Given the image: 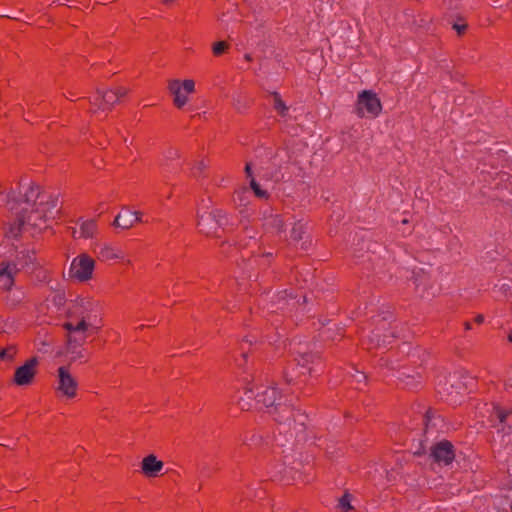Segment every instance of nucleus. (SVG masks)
Returning <instances> with one entry per match:
<instances>
[{
    "label": "nucleus",
    "mask_w": 512,
    "mask_h": 512,
    "mask_svg": "<svg viewBox=\"0 0 512 512\" xmlns=\"http://www.w3.org/2000/svg\"><path fill=\"white\" fill-rule=\"evenodd\" d=\"M59 195L42 190L40 186L31 184L24 193L7 198V206L15 217L9 223L6 236L17 239L21 236L25 225L41 228L48 219H55L60 213Z\"/></svg>",
    "instance_id": "1"
},
{
    "label": "nucleus",
    "mask_w": 512,
    "mask_h": 512,
    "mask_svg": "<svg viewBox=\"0 0 512 512\" xmlns=\"http://www.w3.org/2000/svg\"><path fill=\"white\" fill-rule=\"evenodd\" d=\"M267 412L279 425L280 433L289 434L294 437L305 434L307 414L295 409L285 398L279 401L276 406H273L271 410H267Z\"/></svg>",
    "instance_id": "2"
},
{
    "label": "nucleus",
    "mask_w": 512,
    "mask_h": 512,
    "mask_svg": "<svg viewBox=\"0 0 512 512\" xmlns=\"http://www.w3.org/2000/svg\"><path fill=\"white\" fill-rule=\"evenodd\" d=\"M227 225V214L221 209H213L198 215V229L207 237H220Z\"/></svg>",
    "instance_id": "3"
},
{
    "label": "nucleus",
    "mask_w": 512,
    "mask_h": 512,
    "mask_svg": "<svg viewBox=\"0 0 512 512\" xmlns=\"http://www.w3.org/2000/svg\"><path fill=\"white\" fill-rule=\"evenodd\" d=\"M90 317L83 316L80 321H78L76 324L73 322H65L63 324V328L68 332L67 334V352L68 353H75L76 348H81L84 344L87 335L85 334L86 331L91 329L92 332L98 333V330L101 328V326H94L91 323H88L87 320H89Z\"/></svg>",
    "instance_id": "4"
},
{
    "label": "nucleus",
    "mask_w": 512,
    "mask_h": 512,
    "mask_svg": "<svg viewBox=\"0 0 512 512\" xmlns=\"http://www.w3.org/2000/svg\"><path fill=\"white\" fill-rule=\"evenodd\" d=\"M95 269V260L87 253H82L72 260L69 274L79 282H87L92 279Z\"/></svg>",
    "instance_id": "5"
},
{
    "label": "nucleus",
    "mask_w": 512,
    "mask_h": 512,
    "mask_svg": "<svg viewBox=\"0 0 512 512\" xmlns=\"http://www.w3.org/2000/svg\"><path fill=\"white\" fill-rule=\"evenodd\" d=\"M39 364L37 357H31L25 363L16 368L11 384L16 386H29L34 382Z\"/></svg>",
    "instance_id": "6"
},
{
    "label": "nucleus",
    "mask_w": 512,
    "mask_h": 512,
    "mask_svg": "<svg viewBox=\"0 0 512 512\" xmlns=\"http://www.w3.org/2000/svg\"><path fill=\"white\" fill-rule=\"evenodd\" d=\"M430 457L439 465L449 466L455 460V447L451 441L443 439L432 445Z\"/></svg>",
    "instance_id": "7"
},
{
    "label": "nucleus",
    "mask_w": 512,
    "mask_h": 512,
    "mask_svg": "<svg viewBox=\"0 0 512 512\" xmlns=\"http://www.w3.org/2000/svg\"><path fill=\"white\" fill-rule=\"evenodd\" d=\"M170 93L174 96L173 103L177 108H182L187 102V94L194 92L195 82L192 79L171 80L168 84Z\"/></svg>",
    "instance_id": "8"
},
{
    "label": "nucleus",
    "mask_w": 512,
    "mask_h": 512,
    "mask_svg": "<svg viewBox=\"0 0 512 512\" xmlns=\"http://www.w3.org/2000/svg\"><path fill=\"white\" fill-rule=\"evenodd\" d=\"M365 108L367 113L372 117H377L382 111V104L376 93L371 90H363L358 95L357 110L358 115L363 117L362 109Z\"/></svg>",
    "instance_id": "9"
},
{
    "label": "nucleus",
    "mask_w": 512,
    "mask_h": 512,
    "mask_svg": "<svg viewBox=\"0 0 512 512\" xmlns=\"http://www.w3.org/2000/svg\"><path fill=\"white\" fill-rule=\"evenodd\" d=\"M58 372V386L57 390L62 393L63 396L72 399L77 395L78 382L71 375L68 366H60Z\"/></svg>",
    "instance_id": "10"
},
{
    "label": "nucleus",
    "mask_w": 512,
    "mask_h": 512,
    "mask_svg": "<svg viewBox=\"0 0 512 512\" xmlns=\"http://www.w3.org/2000/svg\"><path fill=\"white\" fill-rule=\"evenodd\" d=\"M127 93L128 90L124 87L109 89L103 92L97 90L96 100L99 101L97 109L111 111L114 105L117 104L122 97L126 96Z\"/></svg>",
    "instance_id": "11"
},
{
    "label": "nucleus",
    "mask_w": 512,
    "mask_h": 512,
    "mask_svg": "<svg viewBox=\"0 0 512 512\" xmlns=\"http://www.w3.org/2000/svg\"><path fill=\"white\" fill-rule=\"evenodd\" d=\"M308 376L307 372L301 369L299 364L294 360L288 362L283 369V378L285 383L288 385L301 386L302 384H306Z\"/></svg>",
    "instance_id": "12"
},
{
    "label": "nucleus",
    "mask_w": 512,
    "mask_h": 512,
    "mask_svg": "<svg viewBox=\"0 0 512 512\" xmlns=\"http://www.w3.org/2000/svg\"><path fill=\"white\" fill-rule=\"evenodd\" d=\"M423 374L424 369L421 367V365L415 371H410L408 368L404 367L399 372V384L408 390L418 389L423 383Z\"/></svg>",
    "instance_id": "13"
},
{
    "label": "nucleus",
    "mask_w": 512,
    "mask_h": 512,
    "mask_svg": "<svg viewBox=\"0 0 512 512\" xmlns=\"http://www.w3.org/2000/svg\"><path fill=\"white\" fill-rule=\"evenodd\" d=\"M294 361L299 364L301 369L305 370L309 377H312L316 372L315 367L323 366V358L319 352H305L300 353Z\"/></svg>",
    "instance_id": "14"
},
{
    "label": "nucleus",
    "mask_w": 512,
    "mask_h": 512,
    "mask_svg": "<svg viewBox=\"0 0 512 512\" xmlns=\"http://www.w3.org/2000/svg\"><path fill=\"white\" fill-rule=\"evenodd\" d=\"M255 399L258 404H262L268 410H271L273 406H276L284 397L279 393L276 387H264L261 391L256 393Z\"/></svg>",
    "instance_id": "15"
},
{
    "label": "nucleus",
    "mask_w": 512,
    "mask_h": 512,
    "mask_svg": "<svg viewBox=\"0 0 512 512\" xmlns=\"http://www.w3.org/2000/svg\"><path fill=\"white\" fill-rule=\"evenodd\" d=\"M141 222V213L129 209L121 210L114 219L113 225L121 229H130L135 223Z\"/></svg>",
    "instance_id": "16"
},
{
    "label": "nucleus",
    "mask_w": 512,
    "mask_h": 512,
    "mask_svg": "<svg viewBox=\"0 0 512 512\" xmlns=\"http://www.w3.org/2000/svg\"><path fill=\"white\" fill-rule=\"evenodd\" d=\"M11 266L17 271L32 267L36 265V253L34 250L23 249L18 251L13 262H10Z\"/></svg>",
    "instance_id": "17"
},
{
    "label": "nucleus",
    "mask_w": 512,
    "mask_h": 512,
    "mask_svg": "<svg viewBox=\"0 0 512 512\" xmlns=\"http://www.w3.org/2000/svg\"><path fill=\"white\" fill-rule=\"evenodd\" d=\"M18 272L11 266L10 262H0V291L11 290L15 283V275Z\"/></svg>",
    "instance_id": "18"
},
{
    "label": "nucleus",
    "mask_w": 512,
    "mask_h": 512,
    "mask_svg": "<svg viewBox=\"0 0 512 512\" xmlns=\"http://www.w3.org/2000/svg\"><path fill=\"white\" fill-rule=\"evenodd\" d=\"M164 467V463L158 460L154 454L144 457L141 462V471L146 477H157Z\"/></svg>",
    "instance_id": "19"
},
{
    "label": "nucleus",
    "mask_w": 512,
    "mask_h": 512,
    "mask_svg": "<svg viewBox=\"0 0 512 512\" xmlns=\"http://www.w3.org/2000/svg\"><path fill=\"white\" fill-rule=\"evenodd\" d=\"M97 222L94 219L83 221L80 225V235L79 238H93L97 232Z\"/></svg>",
    "instance_id": "20"
},
{
    "label": "nucleus",
    "mask_w": 512,
    "mask_h": 512,
    "mask_svg": "<svg viewBox=\"0 0 512 512\" xmlns=\"http://www.w3.org/2000/svg\"><path fill=\"white\" fill-rule=\"evenodd\" d=\"M270 96L273 99V109L278 113L281 117H286L288 115L289 108L282 100V97L279 92L273 91L270 92Z\"/></svg>",
    "instance_id": "21"
},
{
    "label": "nucleus",
    "mask_w": 512,
    "mask_h": 512,
    "mask_svg": "<svg viewBox=\"0 0 512 512\" xmlns=\"http://www.w3.org/2000/svg\"><path fill=\"white\" fill-rule=\"evenodd\" d=\"M97 257L101 261H111L120 258L119 254L116 253L115 249L110 246H102L97 252Z\"/></svg>",
    "instance_id": "22"
},
{
    "label": "nucleus",
    "mask_w": 512,
    "mask_h": 512,
    "mask_svg": "<svg viewBox=\"0 0 512 512\" xmlns=\"http://www.w3.org/2000/svg\"><path fill=\"white\" fill-rule=\"evenodd\" d=\"M266 225L274 229L277 233H281L285 230V222L283 217L279 214L270 215L266 218Z\"/></svg>",
    "instance_id": "23"
},
{
    "label": "nucleus",
    "mask_w": 512,
    "mask_h": 512,
    "mask_svg": "<svg viewBox=\"0 0 512 512\" xmlns=\"http://www.w3.org/2000/svg\"><path fill=\"white\" fill-rule=\"evenodd\" d=\"M249 352L244 350L243 344L239 351L234 353V361L237 367L244 368L248 362Z\"/></svg>",
    "instance_id": "24"
},
{
    "label": "nucleus",
    "mask_w": 512,
    "mask_h": 512,
    "mask_svg": "<svg viewBox=\"0 0 512 512\" xmlns=\"http://www.w3.org/2000/svg\"><path fill=\"white\" fill-rule=\"evenodd\" d=\"M436 418H440V415H437V411L435 409L429 407L423 415V425L425 433L431 427L432 420Z\"/></svg>",
    "instance_id": "25"
},
{
    "label": "nucleus",
    "mask_w": 512,
    "mask_h": 512,
    "mask_svg": "<svg viewBox=\"0 0 512 512\" xmlns=\"http://www.w3.org/2000/svg\"><path fill=\"white\" fill-rule=\"evenodd\" d=\"M305 234V226L300 221L294 223L291 230V238L294 241H300L303 239V235Z\"/></svg>",
    "instance_id": "26"
},
{
    "label": "nucleus",
    "mask_w": 512,
    "mask_h": 512,
    "mask_svg": "<svg viewBox=\"0 0 512 512\" xmlns=\"http://www.w3.org/2000/svg\"><path fill=\"white\" fill-rule=\"evenodd\" d=\"M17 353V348L15 345H9L0 350V360L2 361H12Z\"/></svg>",
    "instance_id": "27"
},
{
    "label": "nucleus",
    "mask_w": 512,
    "mask_h": 512,
    "mask_svg": "<svg viewBox=\"0 0 512 512\" xmlns=\"http://www.w3.org/2000/svg\"><path fill=\"white\" fill-rule=\"evenodd\" d=\"M352 495L349 492H345L339 499V507L343 512L353 510L354 507L351 505Z\"/></svg>",
    "instance_id": "28"
},
{
    "label": "nucleus",
    "mask_w": 512,
    "mask_h": 512,
    "mask_svg": "<svg viewBox=\"0 0 512 512\" xmlns=\"http://www.w3.org/2000/svg\"><path fill=\"white\" fill-rule=\"evenodd\" d=\"M452 28L457 32V35L461 37L467 32L468 24L464 18L458 17V20L453 23Z\"/></svg>",
    "instance_id": "29"
},
{
    "label": "nucleus",
    "mask_w": 512,
    "mask_h": 512,
    "mask_svg": "<svg viewBox=\"0 0 512 512\" xmlns=\"http://www.w3.org/2000/svg\"><path fill=\"white\" fill-rule=\"evenodd\" d=\"M250 187L253 190L255 196H257L258 198H269V193L266 190L262 189L254 178H252L250 181Z\"/></svg>",
    "instance_id": "30"
},
{
    "label": "nucleus",
    "mask_w": 512,
    "mask_h": 512,
    "mask_svg": "<svg viewBox=\"0 0 512 512\" xmlns=\"http://www.w3.org/2000/svg\"><path fill=\"white\" fill-rule=\"evenodd\" d=\"M238 248L236 244L230 243L229 241H223L220 244V252L225 255L226 257L233 256V252L237 251Z\"/></svg>",
    "instance_id": "31"
},
{
    "label": "nucleus",
    "mask_w": 512,
    "mask_h": 512,
    "mask_svg": "<svg viewBox=\"0 0 512 512\" xmlns=\"http://www.w3.org/2000/svg\"><path fill=\"white\" fill-rule=\"evenodd\" d=\"M229 48V44L226 41H217L213 43L212 52L214 56H221Z\"/></svg>",
    "instance_id": "32"
},
{
    "label": "nucleus",
    "mask_w": 512,
    "mask_h": 512,
    "mask_svg": "<svg viewBox=\"0 0 512 512\" xmlns=\"http://www.w3.org/2000/svg\"><path fill=\"white\" fill-rule=\"evenodd\" d=\"M496 416L500 423L504 424L510 414H512V410H505L500 406H496L495 408Z\"/></svg>",
    "instance_id": "33"
},
{
    "label": "nucleus",
    "mask_w": 512,
    "mask_h": 512,
    "mask_svg": "<svg viewBox=\"0 0 512 512\" xmlns=\"http://www.w3.org/2000/svg\"><path fill=\"white\" fill-rule=\"evenodd\" d=\"M207 168V164L204 162V160H201L197 162L194 167L192 168V174L195 177H200L203 175L204 171Z\"/></svg>",
    "instance_id": "34"
},
{
    "label": "nucleus",
    "mask_w": 512,
    "mask_h": 512,
    "mask_svg": "<svg viewBox=\"0 0 512 512\" xmlns=\"http://www.w3.org/2000/svg\"><path fill=\"white\" fill-rule=\"evenodd\" d=\"M78 101H85V100H88V102L90 103L91 107L89 109V112L90 113H96L99 109H97V104H99V101L96 100V96L93 97V98H78L77 99Z\"/></svg>",
    "instance_id": "35"
},
{
    "label": "nucleus",
    "mask_w": 512,
    "mask_h": 512,
    "mask_svg": "<svg viewBox=\"0 0 512 512\" xmlns=\"http://www.w3.org/2000/svg\"><path fill=\"white\" fill-rule=\"evenodd\" d=\"M73 356L71 357V361H76L77 359H80L81 362L86 363L88 361V358L85 357L83 354V350L80 348H76L75 353H71Z\"/></svg>",
    "instance_id": "36"
},
{
    "label": "nucleus",
    "mask_w": 512,
    "mask_h": 512,
    "mask_svg": "<svg viewBox=\"0 0 512 512\" xmlns=\"http://www.w3.org/2000/svg\"><path fill=\"white\" fill-rule=\"evenodd\" d=\"M328 333H329V329L323 332V334L325 335V338L326 339H331L332 341H334L336 339H342L343 336H344V331H343L342 328H338L337 329V336L336 337L328 335Z\"/></svg>",
    "instance_id": "37"
},
{
    "label": "nucleus",
    "mask_w": 512,
    "mask_h": 512,
    "mask_svg": "<svg viewBox=\"0 0 512 512\" xmlns=\"http://www.w3.org/2000/svg\"><path fill=\"white\" fill-rule=\"evenodd\" d=\"M245 173H246L247 177H250L251 179L253 178L252 177V168H251V164L250 163H247L245 165Z\"/></svg>",
    "instance_id": "38"
},
{
    "label": "nucleus",
    "mask_w": 512,
    "mask_h": 512,
    "mask_svg": "<svg viewBox=\"0 0 512 512\" xmlns=\"http://www.w3.org/2000/svg\"><path fill=\"white\" fill-rule=\"evenodd\" d=\"M483 321H484V316H483V315L479 314V315H477V316L475 317V322H476V323L480 324V323H482Z\"/></svg>",
    "instance_id": "39"
},
{
    "label": "nucleus",
    "mask_w": 512,
    "mask_h": 512,
    "mask_svg": "<svg viewBox=\"0 0 512 512\" xmlns=\"http://www.w3.org/2000/svg\"><path fill=\"white\" fill-rule=\"evenodd\" d=\"M74 96H75V95H74L72 92H69V94H68V95H66V98H67L68 100H70V101H75Z\"/></svg>",
    "instance_id": "40"
},
{
    "label": "nucleus",
    "mask_w": 512,
    "mask_h": 512,
    "mask_svg": "<svg viewBox=\"0 0 512 512\" xmlns=\"http://www.w3.org/2000/svg\"><path fill=\"white\" fill-rule=\"evenodd\" d=\"M313 389L312 388H309L307 392H302L305 396H309L312 394V391Z\"/></svg>",
    "instance_id": "41"
},
{
    "label": "nucleus",
    "mask_w": 512,
    "mask_h": 512,
    "mask_svg": "<svg viewBox=\"0 0 512 512\" xmlns=\"http://www.w3.org/2000/svg\"><path fill=\"white\" fill-rule=\"evenodd\" d=\"M507 340L512 343V330L508 333Z\"/></svg>",
    "instance_id": "42"
},
{
    "label": "nucleus",
    "mask_w": 512,
    "mask_h": 512,
    "mask_svg": "<svg viewBox=\"0 0 512 512\" xmlns=\"http://www.w3.org/2000/svg\"><path fill=\"white\" fill-rule=\"evenodd\" d=\"M244 58L247 60V61H252V57L250 54H245Z\"/></svg>",
    "instance_id": "43"
},
{
    "label": "nucleus",
    "mask_w": 512,
    "mask_h": 512,
    "mask_svg": "<svg viewBox=\"0 0 512 512\" xmlns=\"http://www.w3.org/2000/svg\"><path fill=\"white\" fill-rule=\"evenodd\" d=\"M465 329H466V330L471 329V324H470V322H465Z\"/></svg>",
    "instance_id": "44"
},
{
    "label": "nucleus",
    "mask_w": 512,
    "mask_h": 512,
    "mask_svg": "<svg viewBox=\"0 0 512 512\" xmlns=\"http://www.w3.org/2000/svg\"><path fill=\"white\" fill-rule=\"evenodd\" d=\"M263 256L272 258L273 254L271 252H268V253H264Z\"/></svg>",
    "instance_id": "45"
},
{
    "label": "nucleus",
    "mask_w": 512,
    "mask_h": 512,
    "mask_svg": "<svg viewBox=\"0 0 512 512\" xmlns=\"http://www.w3.org/2000/svg\"><path fill=\"white\" fill-rule=\"evenodd\" d=\"M506 385H508V386L512 387V378L509 380V382H508V383H506Z\"/></svg>",
    "instance_id": "46"
},
{
    "label": "nucleus",
    "mask_w": 512,
    "mask_h": 512,
    "mask_svg": "<svg viewBox=\"0 0 512 512\" xmlns=\"http://www.w3.org/2000/svg\"><path fill=\"white\" fill-rule=\"evenodd\" d=\"M72 237H73V238H77V237H76V230H73Z\"/></svg>",
    "instance_id": "47"
},
{
    "label": "nucleus",
    "mask_w": 512,
    "mask_h": 512,
    "mask_svg": "<svg viewBox=\"0 0 512 512\" xmlns=\"http://www.w3.org/2000/svg\"><path fill=\"white\" fill-rule=\"evenodd\" d=\"M402 223H403V224H407V223H408V220H407V219H404V220L402 221Z\"/></svg>",
    "instance_id": "48"
},
{
    "label": "nucleus",
    "mask_w": 512,
    "mask_h": 512,
    "mask_svg": "<svg viewBox=\"0 0 512 512\" xmlns=\"http://www.w3.org/2000/svg\"><path fill=\"white\" fill-rule=\"evenodd\" d=\"M7 17L10 19H16V17H13V16H7Z\"/></svg>",
    "instance_id": "49"
}]
</instances>
